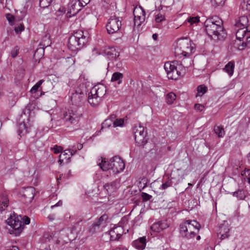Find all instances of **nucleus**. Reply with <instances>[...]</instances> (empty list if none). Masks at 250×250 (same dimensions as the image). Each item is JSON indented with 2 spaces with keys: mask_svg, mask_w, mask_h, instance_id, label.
Returning a JSON list of instances; mask_svg holds the SVG:
<instances>
[{
  "mask_svg": "<svg viewBox=\"0 0 250 250\" xmlns=\"http://www.w3.org/2000/svg\"><path fill=\"white\" fill-rule=\"evenodd\" d=\"M205 30L208 36L215 41H223L227 33L223 26V21L215 16L208 18L205 21Z\"/></svg>",
  "mask_w": 250,
  "mask_h": 250,
  "instance_id": "obj_1",
  "label": "nucleus"
},
{
  "mask_svg": "<svg viewBox=\"0 0 250 250\" xmlns=\"http://www.w3.org/2000/svg\"><path fill=\"white\" fill-rule=\"evenodd\" d=\"M98 165L103 170H109L110 173L112 172L114 175L123 171L125 167L123 160L117 156L112 158L109 161H106L105 158L102 159Z\"/></svg>",
  "mask_w": 250,
  "mask_h": 250,
  "instance_id": "obj_2",
  "label": "nucleus"
},
{
  "mask_svg": "<svg viewBox=\"0 0 250 250\" xmlns=\"http://www.w3.org/2000/svg\"><path fill=\"white\" fill-rule=\"evenodd\" d=\"M88 37L82 30L74 32L68 39L67 46L72 51H76L82 48L88 42Z\"/></svg>",
  "mask_w": 250,
  "mask_h": 250,
  "instance_id": "obj_3",
  "label": "nucleus"
},
{
  "mask_svg": "<svg viewBox=\"0 0 250 250\" xmlns=\"http://www.w3.org/2000/svg\"><path fill=\"white\" fill-rule=\"evenodd\" d=\"M164 68L169 79L177 80L185 73V69L183 65L176 61L166 62Z\"/></svg>",
  "mask_w": 250,
  "mask_h": 250,
  "instance_id": "obj_4",
  "label": "nucleus"
},
{
  "mask_svg": "<svg viewBox=\"0 0 250 250\" xmlns=\"http://www.w3.org/2000/svg\"><path fill=\"white\" fill-rule=\"evenodd\" d=\"M200 227V224L196 221L188 220L180 225V233L186 238H192L199 231Z\"/></svg>",
  "mask_w": 250,
  "mask_h": 250,
  "instance_id": "obj_5",
  "label": "nucleus"
},
{
  "mask_svg": "<svg viewBox=\"0 0 250 250\" xmlns=\"http://www.w3.org/2000/svg\"><path fill=\"white\" fill-rule=\"evenodd\" d=\"M106 87L103 84L93 86L88 94V102L92 106L98 105L106 93Z\"/></svg>",
  "mask_w": 250,
  "mask_h": 250,
  "instance_id": "obj_6",
  "label": "nucleus"
},
{
  "mask_svg": "<svg viewBox=\"0 0 250 250\" xmlns=\"http://www.w3.org/2000/svg\"><path fill=\"white\" fill-rule=\"evenodd\" d=\"M195 48V44L188 38L180 39L178 40L175 53L177 56L188 57L194 52Z\"/></svg>",
  "mask_w": 250,
  "mask_h": 250,
  "instance_id": "obj_7",
  "label": "nucleus"
},
{
  "mask_svg": "<svg viewBox=\"0 0 250 250\" xmlns=\"http://www.w3.org/2000/svg\"><path fill=\"white\" fill-rule=\"evenodd\" d=\"M22 220V217L21 215H17L14 212L6 220L7 224L12 229L10 230L11 234L13 233L16 236L20 235L23 229Z\"/></svg>",
  "mask_w": 250,
  "mask_h": 250,
  "instance_id": "obj_8",
  "label": "nucleus"
},
{
  "mask_svg": "<svg viewBox=\"0 0 250 250\" xmlns=\"http://www.w3.org/2000/svg\"><path fill=\"white\" fill-rule=\"evenodd\" d=\"M86 90L83 84H81L71 96V103L75 106H81L86 98Z\"/></svg>",
  "mask_w": 250,
  "mask_h": 250,
  "instance_id": "obj_9",
  "label": "nucleus"
},
{
  "mask_svg": "<svg viewBox=\"0 0 250 250\" xmlns=\"http://www.w3.org/2000/svg\"><path fill=\"white\" fill-rule=\"evenodd\" d=\"M122 27V21L119 17L111 16L106 25V28L109 34L118 33Z\"/></svg>",
  "mask_w": 250,
  "mask_h": 250,
  "instance_id": "obj_10",
  "label": "nucleus"
},
{
  "mask_svg": "<svg viewBox=\"0 0 250 250\" xmlns=\"http://www.w3.org/2000/svg\"><path fill=\"white\" fill-rule=\"evenodd\" d=\"M82 116L81 112L78 109L72 108L69 110L68 112L64 113L63 119L65 122H69L71 124H76L79 122L80 119Z\"/></svg>",
  "mask_w": 250,
  "mask_h": 250,
  "instance_id": "obj_11",
  "label": "nucleus"
},
{
  "mask_svg": "<svg viewBox=\"0 0 250 250\" xmlns=\"http://www.w3.org/2000/svg\"><path fill=\"white\" fill-rule=\"evenodd\" d=\"M51 43L49 36L45 35L42 39L39 45V47L35 52L34 57L36 58V56H38L39 58L42 57L43 56L44 48L50 46Z\"/></svg>",
  "mask_w": 250,
  "mask_h": 250,
  "instance_id": "obj_12",
  "label": "nucleus"
},
{
  "mask_svg": "<svg viewBox=\"0 0 250 250\" xmlns=\"http://www.w3.org/2000/svg\"><path fill=\"white\" fill-rule=\"evenodd\" d=\"M133 15L134 16V25L139 27L145 21L146 19L145 10L141 6H140L139 9L135 8L134 9Z\"/></svg>",
  "mask_w": 250,
  "mask_h": 250,
  "instance_id": "obj_13",
  "label": "nucleus"
},
{
  "mask_svg": "<svg viewBox=\"0 0 250 250\" xmlns=\"http://www.w3.org/2000/svg\"><path fill=\"white\" fill-rule=\"evenodd\" d=\"M230 227L227 221H224V223L221 224L217 230L218 237L221 239L223 240L229 236Z\"/></svg>",
  "mask_w": 250,
  "mask_h": 250,
  "instance_id": "obj_14",
  "label": "nucleus"
},
{
  "mask_svg": "<svg viewBox=\"0 0 250 250\" xmlns=\"http://www.w3.org/2000/svg\"><path fill=\"white\" fill-rule=\"evenodd\" d=\"M167 227L168 225L165 221H160L152 224L150 229L153 232H159Z\"/></svg>",
  "mask_w": 250,
  "mask_h": 250,
  "instance_id": "obj_15",
  "label": "nucleus"
},
{
  "mask_svg": "<svg viewBox=\"0 0 250 250\" xmlns=\"http://www.w3.org/2000/svg\"><path fill=\"white\" fill-rule=\"evenodd\" d=\"M249 19L246 16H242L236 20L235 26L237 28L249 29Z\"/></svg>",
  "mask_w": 250,
  "mask_h": 250,
  "instance_id": "obj_16",
  "label": "nucleus"
},
{
  "mask_svg": "<svg viewBox=\"0 0 250 250\" xmlns=\"http://www.w3.org/2000/svg\"><path fill=\"white\" fill-rule=\"evenodd\" d=\"M35 189L32 187H29L25 190L23 196L25 199V202L30 203L35 197Z\"/></svg>",
  "mask_w": 250,
  "mask_h": 250,
  "instance_id": "obj_17",
  "label": "nucleus"
},
{
  "mask_svg": "<svg viewBox=\"0 0 250 250\" xmlns=\"http://www.w3.org/2000/svg\"><path fill=\"white\" fill-rule=\"evenodd\" d=\"M248 31H250L249 29L243 28H238L236 32V38L237 40V42H239V43H241V41H244L245 38L246 36V34ZM238 45V43L239 42L236 43Z\"/></svg>",
  "mask_w": 250,
  "mask_h": 250,
  "instance_id": "obj_18",
  "label": "nucleus"
},
{
  "mask_svg": "<svg viewBox=\"0 0 250 250\" xmlns=\"http://www.w3.org/2000/svg\"><path fill=\"white\" fill-rule=\"evenodd\" d=\"M108 219V216L106 214H103L101 216L98 222L92 225V228L90 229L89 231L91 233H95L97 229H99L100 225L105 223Z\"/></svg>",
  "mask_w": 250,
  "mask_h": 250,
  "instance_id": "obj_19",
  "label": "nucleus"
},
{
  "mask_svg": "<svg viewBox=\"0 0 250 250\" xmlns=\"http://www.w3.org/2000/svg\"><path fill=\"white\" fill-rule=\"evenodd\" d=\"M146 245V239L145 237L139 238L133 242V246L137 249L143 250L145 249Z\"/></svg>",
  "mask_w": 250,
  "mask_h": 250,
  "instance_id": "obj_20",
  "label": "nucleus"
},
{
  "mask_svg": "<svg viewBox=\"0 0 250 250\" xmlns=\"http://www.w3.org/2000/svg\"><path fill=\"white\" fill-rule=\"evenodd\" d=\"M70 4L71 7L69 8L68 13L72 16H74L81 10L82 6L77 2V0L72 1Z\"/></svg>",
  "mask_w": 250,
  "mask_h": 250,
  "instance_id": "obj_21",
  "label": "nucleus"
},
{
  "mask_svg": "<svg viewBox=\"0 0 250 250\" xmlns=\"http://www.w3.org/2000/svg\"><path fill=\"white\" fill-rule=\"evenodd\" d=\"M104 53L105 55L112 60L115 59L119 56V53L116 51L114 47H110L106 49Z\"/></svg>",
  "mask_w": 250,
  "mask_h": 250,
  "instance_id": "obj_22",
  "label": "nucleus"
},
{
  "mask_svg": "<svg viewBox=\"0 0 250 250\" xmlns=\"http://www.w3.org/2000/svg\"><path fill=\"white\" fill-rule=\"evenodd\" d=\"M247 47L250 48V31H248L246 34L245 41H243L241 43H238L239 50H242Z\"/></svg>",
  "mask_w": 250,
  "mask_h": 250,
  "instance_id": "obj_23",
  "label": "nucleus"
},
{
  "mask_svg": "<svg viewBox=\"0 0 250 250\" xmlns=\"http://www.w3.org/2000/svg\"><path fill=\"white\" fill-rule=\"evenodd\" d=\"M104 188L108 193L111 194L117 190L118 183L116 181H113L110 183H107L104 186Z\"/></svg>",
  "mask_w": 250,
  "mask_h": 250,
  "instance_id": "obj_24",
  "label": "nucleus"
},
{
  "mask_svg": "<svg viewBox=\"0 0 250 250\" xmlns=\"http://www.w3.org/2000/svg\"><path fill=\"white\" fill-rule=\"evenodd\" d=\"M146 134H143L141 136H137L135 138V141L139 146L144 147V146L147 143L148 138L146 137Z\"/></svg>",
  "mask_w": 250,
  "mask_h": 250,
  "instance_id": "obj_25",
  "label": "nucleus"
},
{
  "mask_svg": "<svg viewBox=\"0 0 250 250\" xmlns=\"http://www.w3.org/2000/svg\"><path fill=\"white\" fill-rule=\"evenodd\" d=\"M134 138L141 136L143 134H147L146 131H145V128L143 126L139 124L135 126L133 128Z\"/></svg>",
  "mask_w": 250,
  "mask_h": 250,
  "instance_id": "obj_26",
  "label": "nucleus"
},
{
  "mask_svg": "<svg viewBox=\"0 0 250 250\" xmlns=\"http://www.w3.org/2000/svg\"><path fill=\"white\" fill-rule=\"evenodd\" d=\"M29 132L28 127L26 126V125L24 122L20 123L18 126V134L20 137L22 135L28 133Z\"/></svg>",
  "mask_w": 250,
  "mask_h": 250,
  "instance_id": "obj_27",
  "label": "nucleus"
},
{
  "mask_svg": "<svg viewBox=\"0 0 250 250\" xmlns=\"http://www.w3.org/2000/svg\"><path fill=\"white\" fill-rule=\"evenodd\" d=\"M234 68V62H229L225 66L224 70L227 72L230 76H232L233 74Z\"/></svg>",
  "mask_w": 250,
  "mask_h": 250,
  "instance_id": "obj_28",
  "label": "nucleus"
},
{
  "mask_svg": "<svg viewBox=\"0 0 250 250\" xmlns=\"http://www.w3.org/2000/svg\"><path fill=\"white\" fill-rule=\"evenodd\" d=\"M214 131L219 138H222L225 134L224 128L222 125H215L214 126Z\"/></svg>",
  "mask_w": 250,
  "mask_h": 250,
  "instance_id": "obj_29",
  "label": "nucleus"
},
{
  "mask_svg": "<svg viewBox=\"0 0 250 250\" xmlns=\"http://www.w3.org/2000/svg\"><path fill=\"white\" fill-rule=\"evenodd\" d=\"M123 74L120 72H115L113 74L111 78L112 82H118V84H120L122 81Z\"/></svg>",
  "mask_w": 250,
  "mask_h": 250,
  "instance_id": "obj_30",
  "label": "nucleus"
},
{
  "mask_svg": "<svg viewBox=\"0 0 250 250\" xmlns=\"http://www.w3.org/2000/svg\"><path fill=\"white\" fill-rule=\"evenodd\" d=\"M208 87L204 84L199 85L197 88V93L196 95V97L202 96L205 93L207 92Z\"/></svg>",
  "mask_w": 250,
  "mask_h": 250,
  "instance_id": "obj_31",
  "label": "nucleus"
},
{
  "mask_svg": "<svg viewBox=\"0 0 250 250\" xmlns=\"http://www.w3.org/2000/svg\"><path fill=\"white\" fill-rule=\"evenodd\" d=\"M9 200L6 196L2 197L0 204V211L4 210L5 208L8 207Z\"/></svg>",
  "mask_w": 250,
  "mask_h": 250,
  "instance_id": "obj_32",
  "label": "nucleus"
},
{
  "mask_svg": "<svg viewBox=\"0 0 250 250\" xmlns=\"http://www.w3.org/2000/svg\"><path fill=\"white\" fill-rule=\"evenodd\" d=\"M109 234L110 237L111 241H116L118 240L120 238L119 235L120 233H117L116 232V230H115L114 227L113 228L109 231Z\"/></svg>",
  "mask_w": 250,
  "mask_h": 250,
  "instance_id": "obj_33",
  "label": "nucleus"
},
{
  "mask_svg": "<svg viewBox=\"0 0 250 250\" xmlns=\"http://www.w3.org/2000/svg\"><path fill=\"white\" fill-rule=\"evenodd\" d=\"M232 195L236 196L239 200H244L246 197L245 191L242 189H239L232 192Z\"/></svg>",
  "mask_w": 250,
  "mask_h": 250,
  "instance_id": "obj_34",
  "label": "nucleus"
},
{
  "mask_svg": "<svg viewBox=\"0 0 250 250\" xmlns=\"http://www.w3.org/2000/svg\"><path fill=\"white\" fill-rule=\"evenodd\" d=\"M176 98V96L174 93H169L166 96V102L167 104H171L175 100Z\"/></svg>",
  "mask_w": 250,
  "mask_h": 250,
  "instance_id": "obj_35",
  "label": "nucleus"
},
{
  "mask_svg": "<svg viewBox=\"0 0 250 250\" xmlns=\"http://www.w3.org/2000/svg\"><path fill=\"white\" fill-rule=\"evenodd\" d=\"M53 0H40V6L42 8H46L49 6Z\"/></svg>",
  "mask_w": 250,
  "mask_h": 250,
  "instance_id": "obj_36",
  "label": "nucleus"
},
{
  "mask_svg": "<svg viewBox=\"0 0 250 250\" xmlns=\"http://www.w3.org/2000/svg\"><path fill=\"white\" fill-rule=\"evenodd\" d=\"M243 179L245 181H247L249 183H250V170L246 169L242 172L241 174Z\"/></svg>",
  "mask_w": 250,
  "mask_h": 250,
  "instance_id": "obj_37",
  "label": "nucleus"
},
{
  "mask_svg": "<svg viewBox=\"0 0 250 250\" xmlns=\"http://www.w3.org/2000/svg\"><path fill=\"white\" fill-rule=\"evenodd\" d=\"M114 127H122L124 125V119L122 118H117L113 121Z\"/></svg>",
  "mask_w": 250,
  "mask_h": 250,
  "instance_id": "obj_38",
  "label": "nucleus"
},
{
  "mask_svg": "<svg viewBox=\"0 0 250 250\" xmlns=\"http://www.w3.org/2000/svg\"><path fill=\"white\" fill-rule=\"evenodd\" d=\"M82 230V227L79 225V223H76L71 228V233L78 234Z\"/></svg>",
  "mask_w": 250,
  "mask_h": 250,
  "instance_id": "obj_39",
  "label": "nucleus"
},
{
  "mask_svg": "<svg viewBox=\"0 0 250 250\" xmlns=\"http://www.w3.org/2000/svg\"><path fill=\"white\" fill-rule=\"evenodd\" d=\"M211 4L215 7L224 5L226 0H210Z\"/></svg>",
  "mask_w": 250,
  "mask_h": 250,
  "instance_id": "obj_40",
  "label": "nucleus"
},
{
  "mask_svg": "<svg viewBox=\"0 0 250 250\" xmlns=\"http://www.w3.org/2000/svg\"><path fill=\"white\" fill-rule=\"evenodd\" d=\"M43 82L44 81L43 80H40L32 87L30 90V92L32 94L35 93Z\"/></svg>",
  "mask_w": 250,
  "mask_h": 250,
  "instance_id": "obj_41",
  "label": "nucleus"
},
{
  "mask_svg": "<svg viewBox=\"0 0 250 250\" xmlns=\"http://www.w3.org/2000/svg\"><path fill=\"white\" fill-rule=\"evenodd\" d=\"M173 178L170 179L168 178L166 182L163 183V184L161 186V188L162 189H165L168 187H170L172 186V179Z\"/></svg>",
  "mask_w": 250,
  "mask_h": 250,
  "instance_id": "obj_42",
  "label": "nucleus"
},
{
  "mask_svg": "<svg viewBox=\"0 0 250 250\" xmlns=\"http://www.w3.org/2000/svg\"><path fill=\"white\" fill-rule=\"evenodd\" d=\"M165 20V17L161 13H159L155 16V21L157 23L161 22Z\"/></svg>",
  "mask_w": 250,
  "mask_h": 250,
  "instance_id": "obj_43",
  "label": "nucleus"
},
{
  "mask_svg": "<svg viewBox=\"0 0 250 250\" xmlns=\"http://www.w3.org/2000/svg\"><path fill=\"white\" fill-rule=\"evenodd\" d=\"M24 30V27L22 23L15 27L14 30L17 34H20Z\"/></svg>",
  "mask_w": 250,
  "mask_h": 250,
  "instance_id": "obj_44",
  "label": "nucleus"
},
{
  "mask_svg": "<svg viewBox=\"0 0 250 250\" xmlns=\"http://www.w3.org/2000/svg\"><path fill=\"white\" fill-rule=\"evenodd\" d=\"M64 62L67 63V65L70 66L74 64L75 60L72 57H67L64 59Z\"/></svg>",
  "mask_w": 250,
  "mask_h": 250,
  "instance_id": "obj_45",
  "label": "nucleus"
},
{
  "mask_svg": "<svg viewBox=\"0 0 250 250\" xmlns=\"http://www.w3.org/2000/svg\"><path fill=\"white\" fill-rule=\"evenodd\" d=\"M67 150H65L63 151V153H62V154L60 155V158H63L64 159L68 160L70 159V155L68 154V152H67Z\"/></svg>",
  "mask_w": 250,
  "mask_h": 250,
  "instance_id": "obj_46",
  "label": "nucleus"
},
{
  "mask_svg": "<svg viewBox=\"0 0 250 250\" xmlns=\"http://www.w3.org/2000/svg\"><path fill=\"white\" fill-rule=\"evenodd\" d=\"M141 196L143 198V200L144 202L148 201L152 198L151 195H149L146 192H142L141 194Z\"/></svg>",
  "mask_w": 250,
  "mask_h": 250,
  "instance_id": "obj_47",
  "label": "nucleus"
},
{
  "mask_svg": "<svg viewBox=\"0 0 250 250\" xmlns=\"http://www.w3.org/2000/svg\"><path fill=\"white\" fill-rule=\"evenodd\" d=\"M19 48L18 46H15L11 51V56L13 58H15L18 54Z\"/></svg>",
  "mask_w": 250,
  "mask_h": 250,
  "instance_id": "obj_48",
  "label": "nucleus"
},
{
  "mask_svg": "<svg viewBox=\"0 0 250 250\" xmlns=\"http://www.w3.org/2000/svg\"><path fill=\"white\" fill-rule=\"evenodd\" d=\"M188 21L191 24L193 23H196L199 22V18L198 17H194L190 18L188 20Z\"/></svg>",
  "mask_w": 250,
  "mask_h": 250,
  "instance_id": "obj_49",
  "label": "nucleus"
},
{
  "mask_svg": "<svg viewBox=\"0 0 250 250\" xmlns=\"http://www.w3.org/2000/svg\"><path fill=\"white\" fill-rule=\"evenodd\" d=\"M243 7H246V9L248 11H250V0L245 1V0L241 3Z\"/></svg>",
  "mask_w": 250,
  "mask_h": 250,
  "instance_id": "obj_50",
  "label": "nucleus"
},
{
  "mask_svg": "<svg viewBox=\"0 0 250 250\" xmlns=\"http://www.w3.org/2000/svg\"><path fill=\"white\" fill-rule=\"evenodd\" d=\"M115 230H116V232L117 233H120L119 235V237L120 238L123 233V229L120 226H116L114 227Z\"/></svg>",
  "mask_w": 250,
  "mask_h": 250,
  "instance_id": "obj_51",
  "label": "nucleus"
},
{
  "mask_svg": "<svg viewBox=\"0 0 250 250\" xmlns=\"http://www.w3.org/2000/svg\"><path fill=\"white\" fill-rule=\"evenodd\" d=\"M77 2L82 7H84L90 2V0H78Z\"/></svg>",
  "mask_w": 250,
  "mask_h": 250,
  "instance_id": "obj_52",
  "label": "nucleus"
},
{
  "mask_svg": "<svg viewBox=\"0 0 250 250\" xmlns=\"http://www.w3.org/2000/svg\"><path fill=\"white\" fill-rule=\"evenodd\" d=\"M22 221L23 222V226H24V225H28L30 223V219L28 217H27L26 216H24L22 218Z\"/></svg>",
  "mask_w": 250,
  "mask_h": 250,
  "instance_id": "obj_53",
  "label": "nucleus"
},
{
  "mask_svg": "<svg viewBox=\"0 0 250 250\" xmlns=\"http://www.w3.org/2000/svg\"><path fill=\"white\" fill-rule=\"evenodd\" d=\"M195 109L199 111H201L203 110L204 106L202 104H196L194 105Z\"/></svg>",
  "mask_w": 250,
  "mask_h": 250,
  "instance_id": "obj_54",
  "label": "nucleus"
},
{
  "mask_svg": "<svg viewBox=\"0 0 250 250\" xmlns=\"http://www.w3.org/2000/svg\"><path fill=\"white\" fill-rule=\"evenodd\" d=\"M62 147L61 146H55L53 147L54 153L55 154H58L61 152Z\"/></svg>",
  "mask_w": 250,
  "mask_h": 250,
  "instance_id": "obj_55",
  "label": "nucleus"
},
{
  "mask_svg": "<svg viewBox=\"0 0 250 250\" xmlns=\"http://www.w3.org/2000/svg\"><path fill=\"white\" fill-rule=\"evenodd\" d=\"M67 151L68 153H69L70 154V156H72L73 155L75 154V153L77 152V150L75 146H73L72 148L67 149Z\"/></svg>",
  "mask_w": 250,
  "mask_h": 250,
  "instance_id": "obj_56",
  "label": "nucleus"
},
{
  "mask_svg": "<svg viewBox=\"0 0 250 250\" xmlns=\"http://www.w3.org/2000/svg\"><path fill=\"white\" fill-rule=\"evenodd\" d=\"M6 19L9 22H12L15 19V17L10 14H8L6 16Z\"/></svg>",
  "mask_w": 250,
  "mask_h": 250,
  "instance_id": "obj_57",
  "label": "nucleus"
},
{
  "mask_svg": "<svg viewBox=\"0 0 250 250\" xmlns=\"http://www.w3.org/2000/svg\"><path fill=\"white\" fill-rule=\"evenodd\" d=\"M116 116L114 114H112L110 115V118L107 120H106L105 122L110 120L113 123V121L114 120H116Z\"/></svg>",
  "mask_w": 250,
  "mask_h": 250,
  "instance_id": "obj_58",
  "label": "nucleus"
},
{
  "mask_svg": "<svg viewBox=\"0 0 250 250\" xmlns=\"http://www.w3.org/2000/svg\"><path fill=\"white\" fill-rule=\"evenodd\" d=\"M62 205V202L61 200H60L57 203H56L55 205L51 206V208H53L55 207H59L61 206Z\"/></svg>",
  "mask_w": 250,
  "mask_h": 250,
  "instance_id": "obj_59",
  "label": "nucleus"
},
{
  "mask_svg": "<svg viewBox=\"0 0 250 250\" xmlns=\"http://www.w3.org/2000/svg\"><path fill=\"white\" fill-rule=\"evenodd\" d=\"M146 181H147V180L146 178H143L142 179V181L140 182V184H141V183L143 182V184H144V185L143 187V188L146 186Z\"/></svg>",
  "mask_w": 250,
  "mask_h": 250,
  "instance_id": "obj_60",
  "label": "nucleus"
},
{
  "mask_svg": "<svg viewBox=\"0 0 250 250\" xmlns=\"http://www.w3.org/2000/svg\"><path fill=\"white\" fill-rule=\"evenodd\" d=\"M7 250H19V249L17 246H13Z\"/></svg>",
  "mask_w": 250,
  "mask_h": 250,
  "instance_id": "obj_61",
  "label": "nucleus"
},
{
  "mask_svg": "<svg viewBox=\"0 0 250 250\" xmlns=\"http://www.w3.org/2000/svg\"><path fill=\"white\" fill-rule=\"evenodd\" d=\"M54 217H55V215L54 214H51V215H49L48 216V218L51 220V221H53L54 220Z\"/></svg>",
  "mask_w": 250,
  "mask_h": 250,
  "instance_id": "obj_62",
  "label": "nucleus"
},
{
  "mask_svg": "<svg viewBox=\"0 0 250 250\" xmlns=\"http://www.w3.org/2000/svg\"><path fill=\"white\" fill-rule=\"evenodd\" d=\"M83 146V145H82V144H78L77 145V148H76V149H77L78 150H81V149H82Z\"/></svg>",
  "mask_w": 250,
  "mask_h": 250,
  "instance_id": "obj_63",
  "label": "nucleus"
},
{
  "mask_svg": "<svg viewBox=\"0 0 250 250\" xmlns=\"http://www.w3.org/2000/svg\"><path fill=\"white\" fill-rule=\"evenodd\" d=\"M157 37H158V36H157V34H153L152 35V38H153V39L154 40H157Z\"/></svg>",
  "mask_w": 250,
  "mask_h": 250,
  "instance_id": "obj_64",
  "label": "nucleus"
}]
</instances>
